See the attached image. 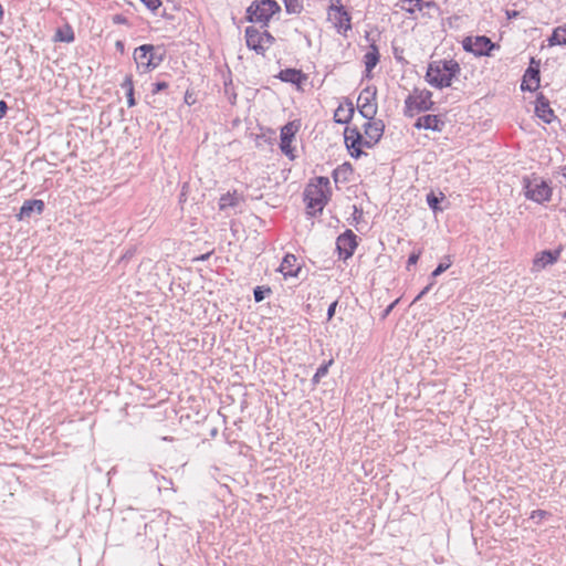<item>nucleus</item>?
I'll use <instances>...</instances> for the list:
<instances>
[{
  "label": "nucleus",
  "instance_id": "1",
  "mask_svg": "<svg viewBox=\"0 0 566 566\" xmlns=\"http://www.w3.org/2000/svg\"><path fill=\"white\" fill-rule=\"evenodd\" d=\"M331 195V182L327 177H317L314 182H311L304 191V199L311 213L322 212Z\"/></svg>",
  "mask_w": 566,
  "mask_h": 566
},
{
  "label": "nucleus",
  "instance_id": "2",
  "mask_svg": "<svg viewBox=\"0 0 566 566\" xmlns=\"http://www.w3.org/2000/svg\"><path fill=\"white\" fill-rule=\"evenodd\" d=\"M459 73L458 62L453 60L434 61L429 64L426 78L430 85L442 88L450 86L452 78Z\"/></svg>",
  "mask_w": 566,
  "mask_h": 566
},
{
  "label": "nucleus",
  "instance_id": "3",
  "mask_svg": "<svg viewBox=\"0 0 566 566\" xmlns=\"http://www.w3.org/2000/svg\"><path fill=\"white\" fill-rule=\"evenodd\" d=\"M280 11V6L274 0H255L247 10L250 22L266 23L270 18Z\"/></svg>",
  "mask_w": 566,
  "mask_h": 566
},
{
  "label": "nucleus",
  "instance_id": "4",
  "mask_svg": "<svg viewBox=\"0 0 566 566\" xmlns=\"http://www.w3.org/2000/svg\"><path fill=\"white\" fill-rule=\"evenodd\" d=\"M134 60L139 70L147 72L157 67L163 61V56L156 53L154 45L143 44L135 49Z\"/></svg>",
  "mask_w": 566,
  "mask_h": 566
},
{
  "label": "nucleus",
  "instance_id": "5",
  "mask_svg": "<svg viewBox=\"0 0 566 566\" xmlns=\"http://www.w3.org/2000/svg\"><path fill=\"white\" fill-rule=\"evenodd\" d=\"M431 97L430 91L416 88L405 101L406 115L429 111L433 105Z\"/></svg>",
  "mask_w": 566,
  "mask_h": 566
},
{
  "label": "nucleus",
  "instance_id": "6",
  "mask_svg": "<svg viewBox=\"0 0 566 566\" xmlns=\"http://www.w3.org/2000/svg\"><path fill=\"white\" fill-rule=\"evenodd\" d=\"M247 45L259 54H264L274 43V38L268 31H259L254 27L245 29Z\"/></svg>",
  "mask_w": 566,
  "mask_h": 566
},
{
  "label": "nucleus",
  "instance_id": "7",
  "mask_svg": "<svg viewBox=\"0 0 566 566\" xmlns=\"http://www.w3.org/2000/svg\"><path fill=\"white\" fill-rule=\"evenodd\" d=\"M525 196L535 201V202H544L548 201L552 196L551 187L541 178H534L532 180H527L525 184Z\"/></svg>",
  "mask_w": 566,
  "mask_h": 566
},
{
  "label": "nucleus",
  "instance_id": "8",
  "mask_svg": "<svg viewBox=\"0 0 566 566\" xmlns=\"http://www.w3.org/2000/svg\"><path fill=\"white\" fill-rule=\"evenodd\" d=\"M375 97L376 88L370 87L363 90L358 96V111L366 119H373L377 113V104L375 103Z\"/></svg>",
  "mask_w": 566,
  "mask_h": 566
},
{
  "label": "nucleus",
  "instance_id": "9",
  "mask_svg": "<svg viewBox=\"0 0 566 566\" xmlns=\"http://www.w3.org/2000/svg\"><path fill=\"white\" fill-rule=\"evenodd\" d=\"M495 44L486 36L465 38L463 49L474 55H490Z\"/></svg>",
  "mask_w": 566,
  "mask_h": 566
},
{
  "label": "nucleus",
  "instance_id": "10",
  "mask_svg": "<svg viewBox=\"0 0 566 566\" xmlns=\"http://www.w3.org/2000/svg\"><path fill=\"white\" fill-rule=\"evenodd\" d=\"M328 20L339 33H346L352 29L350 17L343 6H331L328 8Z\"/></svg>",
  "mask_w": 566,
  "mask_h": 566
},
{
  "label": "nucleus",
  "instance_id": "11",
  "mask_svg": "<svg viewBox=\"0 0 566 566\" xmlns=\"http://www.w3.org/2000/svg\"><path fill=\"white\" fill-rule=\"evenodd\" d=\"M384 128L385 126L382 120L374 118L367 119V122L364 124V146L368 148L373 147L382 136Z\"/></svg>",
  "mask_w": 566,
  "mask_h": 566
},
{
  "label": "nucleus",
  "instance_id": "12",
  "mask_svg": "<svg viewBox=\"0 0 566 566\" xmlns=\"http://www.w3.org/2000/svg\"><path fill=\"white\" fill-rule=\"evenodd\" d=\"M357 237L354 234L352 230H347L343 234L337 238V250L339 252L340 258L347 260L350 258L357 247Z\"/></svg>",
  "mask_w": 566,
  "mask_h": 566
},
{
  "label": "nucleus",
  "instance_id": "13",
  "mask_svg": "<svg viewBox=\"0 0 566 566\" xmlns=\"http://www.w3.org/2000/svg\"><path fill=\"white\" fill-rule=\"evenodd\" d=\"M365 138L356 128L345 130V143L348 149H352L353 156H359L361 154L360 147L364 146Z\"/></svg>",
  "mask_w": 566,
  "mask_h": 566
},
{
  "label": "nucleus",
  "instance_id": "14",
  "mask_svg": "<svg viewBox=\"0 0 566 566\" xmlns=\"http://www.w3.org/2000/svg\"><path fill=\"white\" fill-rule=\"evenodd\" d=\"M306 276V271L303 270V264L297 262L294 254H285V280L289 277H301Z\"/></svg>",
  "mask_w": 566,
  "mask_h": 566
},
{
  "label": "nucleus",
  "instance_id": "15",
  "mask_svg": "<svg viewBox=\"0 0 566 566\" xmlns=\"http://www.w3.org/2000/svg\"><path fill=\"white\" fill-rule=\"evenodd\" d=\"M539 87V70L537 67H533L532 65L526 70L523 81L521 84V88L523 91L533 92Z\"/></svg>",
  "mask_w": 566,
  "mask_h": 566
},
{
  "label": "nucleus",
  "instance_id": "16",
  "mask_svg": "<svg viewBox=\"0 0 566 566\" xmlns=\"http://www.w3.org/2000/svg\"><path fill=\"white\" fill-rule=\"evenodd\" d=\"M559 254V251H543L534 259L533 271H541L547 265L555 263Z\"/></svg>",
  "mask_w": 566,
  "mask_h": 566
},
{
  "label": "nucleus",
  "instance_id": "17",
  "mask_svg": "<svg viewBox=\"0 0 566 566\" xmlns=\"http://www.w3.org/2000/svg\"><path fill=\"white\" fill-rule=\"evenodd\" d=\"M44 209V202L42 200L33 199L24 201L23 206L20 209L19 219L23 220L30 218L33 212L38 214L42 213Z\"/></svg>",
  "mask_w": 566,
  "mask_h": 566
},
{
  "label": "nucleus",
  "instance_id": "18",
  "mask_svg": "<svg viewBox=\"0 0 566 566\" xmlns=\"http://www.w3.org/2000/svg\"><path fill=\"white\" fill-rule=\"evenodd\" d=\"M354 105L352 102L346 101L345 104H340L335 113H334V120L338 124H346L348 123L353 115H354Z\"/></svg>",
  "mask_w": 566,
  "mask_h": 566
},
{
  "label": "nucleus",
  "instance_id": "19",
  "mask_svg": "<svg viewBox=\"0 0 566 566\" xmlns=\"http://www.w3.org/2000/svg\"><path fill=\"white\" fill-rule=\"evenodd\" d=\"M307 82V76L298 70L285 69V83L295 85L297 91L303 90V85Z\"/></svg>",
  "mask_w": 566,
  "mask_h": 566
},
{
  "label": "nucleus",
  "instance_id": "20",
  "mask_svg": "<svg viewBox=\"0 0 566 566\" xmlns=\"http://www.w3.org/2000/svg\"><path fill=\"white\" fill-rule=\"evenodd\" d=\"M442 122L439 119L437 115H424L417 119L416 127L430 129L434 132L441 130Z\"/></svg>",
  "mask_w": 566,
  "mask_h": 566
},
{
  "label": "nucleus",
  "instance_id": "21",
  "mask_svg": "<svg viewBox=\"0 0 566 566\" xmlns=\"http://www.w3.org/2000/svg\"><path fill=\"white\" fill-rule=\"evenodd\" d=\"M536 115L542 118L545 123H551L552 118L554 117V113L552 108L549 107V104L547 101L538 99L535 107Z\"/></svg>",
  "mask_w": 566,
  "mask_h": 566
},
{
  "label": "nucleus",
  "instance_id": "22",
  "mask_svg": "<svg viewBox=\"0 0 566 566\" xmlns=\"http://www.w3.org/2000/svg\"><path fill=\"white\" fill-rule=\"evenodd\" d=\"M548 44L551 46L566 45V24L554 29L551 38L548 39Z\"/></svg>",
  "mask_w": 566,
  "mask_h": 566
},
{
  "label": "nucleus",
  "instance_id": "23",
  "mask_svg": "<svg viewBox=\"0 0 566 566\" xmlns=\"http://www.w3.org/2000/svg\"><path fill=\"white\" fill-rule=\"evenodd\" d=\"M364 62L366 66V72L369 74L379 62V53L375 45H371L370 50L365 54Z\"/></svg>",
  "mask_w": 566,
  "mask_h": 566
},
{
  "label": "nucleus",
  "instance_id": "24",
  "mask_svg": "<svg viewBox=\"0 0 566 566\" xmlns=\"http://www.w3.org/2000/svg\"><path fill=\"white\" fill-rule=\"evenodd\" d=\"M241 197L237 193H226L220 198L219 207L221 210H226L228 208H234L240 203Z\"/></svg>",
  "mask_w": 566,
  "mask_h": 566
},
{
  "label": "nucleus",
  "instance_id": "25",
  "mask_svg": "<svg viewBox=\"0 0 566 566\" xmlns=\"http://www.w3.org/2000/svg\"><path fill=\"white\" fill-rule=\"evenodd\" d=\"M301 127L300 120H293L285 124V153H287V140H295V134Z\"/></svg>",
  "mask_w": 566,
  "mask_h": 566
},
{
  "label": "nucleus",
  "instance_id": "26",
  "mask_svg": "<svg viewBox=\"0 0 566 566\" xmlns=\"http://www.w3.org/2000/svg\"><path fill=\"white\" fill-rule=\"evenodd\" d=\"M55 40L70 43L74 40V33L70 27L59 29L55 33Z\"/></svg>",
  "mask_w": 566,
  "mask_h": 566
},
{
  "label": "nucleus",
  "instance_id": "27",
  "mask_svg": "<svg viewBox=\"0 0 566 566\" xmlns=\"http://www.w3.org/2000/svg\"><path fill=\"white\" fill-rule=\"evenodd\" d=\"M332 364H333V359H329L327 363H324L323 365H321L317 368L315 375L313 376V381L315 384H318L321 381V379L327 375L328 368Z\"/></svg>",
  "mask_w": 566,
  "mask_h": 566
},
{
  "label": "nucleus",
  "instance_id": "28",
  "mask_svg": "<svg viewBox=\"0 0 566 566\" xmlns=\"http://www.w3.org/2000/svg\"><path fill=\"white\" fill-rule=\"evenodd\" d=\"M415 7L419 10V11H423L424 9H428L429 11H433V12H438L439 11V7L436 2L433 1H424V0H415Z\"/></svg>",
  "mask_w": 566,
  "mask_h": 566
},
{
  "label": "nucleus",
  "instance_id": "29",
  "mask_svg": "<svg viewBox=\"0 0 566 566\" xmlns=\"http://www.w3.org/2000/svg\"><path fill=\"white\" fill-rule=\"evenodd\" d=\"M295 345L297 346V348H296L297 354L295 357H296V359H300L301 357L306 355L308 339L306 338L305 335H303L300 339H297L295 342Z\"/></svg>",
  "mask_w": 566,
  "mask_h": 566
},
{
  "label": "nucleus",
  "instance_id": "30",
  "mask_svg": "<svg viewBox=\"0 0 566 566\" xmlns=\"http://www.w3.org/2000/svg\"><path fill=\"white\" fill-rule=\"evenodd\" d=\"M303 10V4L300 0H285V11L287 13H300Z\"/></svg>",
  "mask_w": 566,
  "mask_h": 566
},
{
  "label": "nucleus",
  "instance_id": "31",
  "mask_svg": "<svg viewBox=\"0 0 566 566\" xmlns=\"http://www.w3.org/2000/svg\"><path fill=\"white\" fill-rule=\"evenodd\" d=\"M271 293V290L268 287V289H264V287H261V286H258L256 289H254V300L256 302H261L263 301L266 295H269Z\"/></svg>",
  "mask_w": 566,
  "mask_h": 566
},
{
  "label": "nucleus",
  "instance_id": "32",
  "mask_svg": "<svg viewBox=\"0 0 566 566\" xmlns=\"http://www.w3.org/2000/svg\"><path fill=\"white\" fill-rule=\"evenodd\" d=\"M293 143L294 140H287V153H285V156L292 160L298 157L296 145Z\"/></svg>",
  "mask_w": 566,
  "mask_h": 566
},
{
  "label": "nucleus",
  "instance_id": "33",
  "mask_svg": "<svg viewBox=\"0 0 566 566\" xmlns=\"http://www.w3.org/2000/svg\"><path fill=\"white\" fill-rule=\"evenodd\" d=\"M450 265H451V261H448V262H446V263H443V262H442V263H440V264L436 268V270L432 272V274H431V275H432V277H437V276H439L440 274H442L444 271H447V270L450 268Z\"/></svg>",
  "mask_w": 566,
  "mask_h": 566
},
{
  "label": "nucleus",
  "instance_id": "34",
  "mask_svg": "<svg viewBox=\"0 0 566 566\" xmlns=\"http://www.w3.org/2000/svg\"><path fill=\"white\" fill-rule=\"evenodd\" d=\"M149 10L155 11L161 4L160 0H140Z\"/></svg>",
  "mask_w": 566,
  "mask_h": 566
},
{
  "label": "nucleus",
  "instance_id": "35",
  "mask_svg": "<svg viewBox=\"0 0 566 566\" xmlns=\"http://www.w3.org/2000/svg\"><path fill=\"white\" fill-rule=\"evenodd\" d=\"M427 202L432 209H438L439 199L433 193H429L427 196Z\"/></svg>",
  "mask_w": 566,
  "mask_h": 566
},
{
  "label": "nucleus",
  "instance_id": "36",
  "mask_svg": "<svg viewBox=\"0 0 566 566\" xmlns=\"http://www.w3.org/2000/svg\"><path fill=\"white\" fill-rule=\"evenodd\" d=\"M122 87L127 92L134 91L132 76H126L124 82L122 83Z\"/></svg>",
  "mask_w": 566,
  "mask_h": 566
},
{
  "label": "nucleus",
  "instance_id": "37",
  "mask_svg": "<svg viewBox=\"0 0 566 566\" xmlns=\"http://www.w3.org/2000/svg\"><path fill=\"white\" fill-rule=\"evenodd\" d=\"M419 258H420V252L412 253L411 255H409V258H408V268L411 266V265H415L418 262Z\"/></svg>",
  "mask_w": 566,
  "mask_h": 566
},
{
  "label": "nucleus",
  "instance_id": "38",
  "mask_svg": "<svg viewBox=\"0 0 566 566\" xmlns=\"http://www.w3.org/2000/svg\"><path fill=\"white\" fill-rule=\"evenodd\" d=\"M168 87V84L166 82H158L155 84V87L153 90V93H158L163 90H166Z\"/></svg>",
  "mask_w": 566,
  "mask_h": 566
},
{
  "label": "nucleus",
  "instance_id": "39",
  "mask_svg": "<svg viewBox=\"0 0 566 566\" xmlns=\"http://www.w3.org/2000/svg\"><path fill=\"white\" fill-rule=\"evenodd\" d=\"M126 97L128 107H133L135 105L134 91L127 92Z\"/></svg>",
  "mask_w": 566,
  "mask_h": 566
},
{
  "label": "nucleus",
  "instance_id": "40",
  "mask_svg": "<svg viewBox=\"0 0 566 566\" xmlns=\"http://www.w3.org/2000/svg\"><path fill=\"white\" fill-rule=\"evenodd\" d=\"M547 513L545 511H542V510H537V511H533L532 515H531V518L535 520V518H543Z\"/></svg>",
  "mask_w": 566,
  "mask_h": 566
},
{
  "label": "nucleus",
  "instance_id": "41",
  "mask_svg": "<svg viewBox=\"0 0 566 566\" xmlns=\"http://www.w3.org/2000/svg\"><path fill=\"white\" fill-rule=\"evenodd\" d=\"M432 285H433V283L428 284V285H427V286H426V287H424V289H423V290L418 294V296L415 298V301L420 300L424 294H427V293L430 291V289H431V286H432Z\"/></svg>",
  "mask_w": 566,
  "mask_h": 566
},
{
  "label": "nucleus",
  "instance_id": "42",
  "mask_svg": "<svg viewBox=\"0 0 566 566\" xmlns=\"http://www.w3.org/2000/svg\"><path fill=\"white\" fill-rule=\"evenodd\" d=\"M8 109V105L4 101H0V118H2Z\"/></svg>",
  "mask_w": 566,
  "mask_h": 566
},
{
  "label": "nucleus",
  "instance_id": "43",
  "mask_svg": "<svg viewBox=\"0 0 566 566\" xmlns=\"http://www.w3.org/2000/svg\"><path fill=\"white\" fill-rule=\"evenodd\" d=\"M336 305H337V303H336V302H334V303H332V304L329 305L328 311H327V316H328V318H332V317H333V315L335 314Z\"/></svg>",
  "mask_w": 566,
  "mask_h": 566
},
{
  "label": "nucleus",
  "instance_id": "44",
  "mask_svg": "<svg viewBox=\"0 0 566 566\" xmlns=\"http://www.w3.org/2000/svg\"><path fill=\"white\" fill-rule=\"evenodd\" d=\"M279 132H280V143H279V147L280 149L283 151V126H281L279 128Z\"/></svg>",
  "mask_w": 566,
  "mask_h": 566
},
{
  "label": "nucleus",
  "instance_id": "45",
  "mask_svg": "<svg viewBox=\"0 0 566 566\" xmlns=\"http://www.w3.org/2000/svg\"><path fill=\"white\" fill-rule=\"evenodd\" d=\"M560 175L563 177V180L560 182H564L566 186V165L562 167Z\"/></svg>",
  "mask_w": 566,
  "mask_h": 566
},
{
  "label": "nucleus",
  "instance_id": "46",
  "mask_svg": "<svg viewBox=\"0 0 566 566\" xmlns=\"http://www.w3.org/2000/svg\"><path fill=\"white\" fill-rule=\"evenodd\" d=\"M116 48H117L120 52H123V51H124V43H123L122 41H117V42H116Z\"/></svg>",
  "mask_w": 566,
  "mask_h": 566
},
{
  "label": "nucleus",
  "instance_id": "47",
  "mask_svg": "<svg viewBox=\"0 0 566 566\" xmlns=\"http://www.w3.org/2000/svg\"><path fill=\"white\" fill-rule=\"evenodd\" d=\"M518 14L517 11H513L512 13L510 11H507V15L509 18H513V17H516Z\"/></svg>",
  "mask_w": 566,
  "mask_h": 566
},
{
  "label": "nucleus",
  "instance_id": "48",
  "mask_svg": "<svg viewBox=\"0 0 566 566\" xmlns=\"http://www.w3.org/2000/svg\"><path fill=\"white\" fill-rule=\"evenodd\" d=\"M275 77L280 78L281 81H283V70H281L276 75Z\"/></svg>",
  "mask_w": 566,
  "mask_h": 566
},
{
  "label": "nucleus",
  "instance_id": "49",
  "mask_svg": "<svg viewBox=\"0 0 566 566\" xmlns=\"http://www.w3.org/2000/svg\"><path fill=\"white\" fill-rule=\"evenodd\" d=\"M276 271L283 273V261L280 263Z\"/></svg>",
  "mask_w": 566,
  "mask_h": 566
},
{
  "label": "nucleus",
  "instance_id": "50",
  "mask_svg": "<svg viewBox=\"0 0 566 566\" xmlns=\"http://www.w3.org/2000/svg\"><path fill=\"white\" fill-rule=\"evenodd\" d=\"M564 317H566V312L564 313Z\"/></svg>",
  "mask_w": 566,
  "mask_h": 566
}]
</instances>
